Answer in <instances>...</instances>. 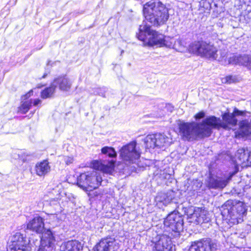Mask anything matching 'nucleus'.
<instances>
[{
  "mask_svg": "<svg viewBox=\"0 0 251 251\" xmlns=\"http://www.w3.org/2000/svg\"><path fill=\"white\" fill-rule=\"evenodd\" d=\"M249 65H248V68L249 69H251V56H249Z\"/></svg>",
  "mask_w": 251,
  "mask_h": 251,
  "instance_id": "c03bdc74",
  "label": "nucleus"
},
{
  "mask_svg": "<svg viewBox=\"0 0 251 251\" xmlns=\"http://www.w3.org/2000/svg\"><path fill=\"white\" fill-rule=\"evenodd\" d=\"M249 55H239V65H243L248 67L249 65Z\"/></svg>",
  "mask_w": 251,
  "mask_h": 251,
  "instance_id": "2f4dec72",
  "label": "nucleus"
},
{
  "mask_svg": "<svg viewBox=\"0 0 251 251\" xmlns=\"http://www.w3.org/2000/svg\"><path fill=\"white\" fill-rule=\"evenodd\" d=\"M47 75V74L46 73H45V74L43 75V76L42 77V78H45L46 76Z\"/></svg>",
  "mask_w": 251,
  "mask_h": 251,
  "instance_id": "a18cd8bd",
  "label": "nucleus"
},
{
  "mask_svg": "<svg viewBox=\"0 0 251 251\" xmlns=\"http://www.w3.org/2000/svg\"><path fill=\"white\" fill-rule=\"evenodd\" d=\"M208 212L204 208L191 207L187 211L188 218L195 220H205Z\"/></svg>",
  "mask_w": 251,
  "mask_h": 251,
  "instance_id": "a211bd4d",
  "label": "nucleus"
},
{
  "mask_svg": "<svg viewBox=\"0 0 251 251\" xmlns=\"http://www.w3.org/2000/svg\"><path fill=\"white\" fill-rule=\"evenodd\" d=\"M143 14L147 23L151 25H158L168 19V9L160 1L151 0L144 5Z\"/></svg>",
  "mask_w": 251,
  "mask_h": 251,
  "instance_id": "7ed1b4c3",
  "label": "nucleus"
},
{
  "mask_svg": "<svg viewBox=\"0 0 251 251\" xmlns=\"http://www.w3.org/2000/svg\"><path fill=\"white\" fill-rule=\"evenodd\" d=\"M190 52L204 57L210 60L217 59L218 50L213 45L206 42L195 41L189 47Z\"/></svg>",
  "mask_w": 251,
  "mask_h": 251,
  "instance_id": "423d86ee",
  "label": "nucleus"
},
{
  "mask_svg": "<svg viewBox=\"0 0 251 251\" xmlns=\"http://www.w3.org/2000/svg\"><path fill=\"white\" fill-rule=\"evenodd\" d=\"M239 129L238 131L239 136L242 137L251 134V120H243L239 123Z\"/></svg>",
  "mask_w": 251,
  "mask_h": 251,
  "instance_id": "aec40b11",
  "label": "nucleus"
},
{
  "mask_svg": "<svg viewBox=\"0 0 251 251\" xmlns=\"http://www.w3.org/2000/svg\"><path fill=\"white\" fill-rule=\"evenodd\" d=\"M243 111L235 108L233 113L227 112L222 115L223 121L220 118L210 116L199 123H182L179 125V133L184 140L188 141L208 137L211 135L213 129H230L231 126L237 125V120L235 116L243 115Z\"/></svg>",
  "mask_w": 251,
  "mask_h": 251,
  "instance_id": "f257e3e1",
  "label": "nucleus"
},
{
  "mask_svg": "<svg viewBox=\"0 0 251 251\" xmlns=\"http://www.w3.org/2000/svg\"><path fill=\"white\" fill-rule=\"evenodd\" d=\"M154 175L156 178L160 180L170 179L172 178V175L170 174V168H165L162 169H157L154 173Z\"/></svg>",
  "mask_w": 251,
  "mask_h": 251,
  "instance_id": "393cba45",
  "label": "nucleus"
},
{
  "mask_svg": "<svg viewBox=\"0 0 251 251\" xmlns=\"http://www.w3.org/2000/svg\"><path fill=\"white\" fill-rule=\"evenodd\" d=\"M237 81V78L235 75H227L222 79V82L223 83L231 84Z\"/></svg>",
  "mask_w": 251,
  "mask_h": 251,
  "instance_id": "473e14b6",
  "label": "nucleus"
},
{
  "mask_svg": "<svg viewBox=\"0 0 251 251\" xmlns=\"http://www.w3.org/2000/svg\"><path fill=\"white\" fill-rule=\"evenodd\" d=\"M33 90H31L25 95L22 97L21 104L18 108V112L22 114H25L31 107L37 106L41 103L39 99H32L29 98L33 95Z\"/></svg>",
  "mask_w": 251,
  "mask_h": 251,
  "instance_id": "9d476101",
  "label": "nucleus"
},
{
  "mask_svg": "<svg viewBox=\"0 0 251 251\" xmlns=\"http://www.w3.org/2000/svg\"><path fill=\"white\" fill-rule=\"evenodd\" d=\"M239 223L238 221H236V223H232L231 221H216V224L218 225L223 230H226L232 226L233 224Z\"/></svg>",
  "mask_w": 251,
  "mask_h": 251,
  "instance_id": "c85d7f7f",
  "label": "nucleus"
},
{
  "mask_svg": "<svg viewBox=\"0 0 251 251\" xmlns=\"http://www.w3.org/2000/svg\"><path fill=\"white\" fill-rule=\"evenodd\" d=\"M166 107L168 108L171 112L173 110L174 107L171 104H168L166 105Z\"/></svg>",
  "mask_w": 251,
  "mask_h": 251,
  "instance_id": "37998d69",
  "label": "nucleus"
},
{
  "mask_svg": "<svg viewBox=\"0 0 251 251\" xmlns=\"http://www.w3.org/2000/svg\"><path fill=\"white\" fill-rule=\"evenodd\" d=\"M64 251H80L82 248L81 244L77 241L72 240L67 242L62 247Z\"/></svg>",
  "mask_w": 251,
  "mask_h": 251,
  "instance_id": "b1692460",
  "label": "nucleus"
},
{
  "mask_svg": "<svg viewBox=\"0 0 251 251\" xmlns=\"http://www.w3.org/2000/svg\"><path fill=\"white\" fill-rule=\"evenodd\" d=\"M247 158V163L246 164V166H251V150L250 151H248V157Z\"/></svg>",
  "mask_w": 251,
  "mask_h": 251,
  "instance_id": "a19ab883",
  "label": "nucleus"
},
{
  "mask_svg": "<svg viewBox=\"0 0 251 251\" xmlns=\"http://www.w3.org/2000/svg\"><path fill=\"white\" fill-rule=\"evenodd\" d=\"M9 249L11 251H31V250L29 245V240L24 238L20 233H16L12 237Z\"/></svg>",
  "mask_w": 251,
  "mask_h": 251,
  "instance_id": "1a4fd4ad",
  "label": "nucleus"
},
{
  "mask_svg": "<svg viewBox=\"0 0 251 251\" xmlns=\"http://www.w3.org/2000/svg\"><path fill=\"white\" fill-rule=\"evenodd\" d=\"M74 158L72 156H65L64 157V161L67 165H69L74 162Z\"/></svg>",
  "mask_w": 251,
  "mask_h": 251,
  "instance_id": "58836bf2",
  "label": "nucleus"
},
{
  "mask_svg": "<svg viewBox=\"0 0 251 251\" xmlns=\"http://www.w3.org/2000/svg\"><path fill=\"white\" fill-rule=\"evenodd\" d=\"M55 241L54 237L50 230H47L43 233L41 237V244L35 251H47V248L52 247Z\"/></svg>",
  "mask_w": 251,
  "mask_h": 251,
  "instance_id": "4468645a",
  "label": "nucleus"
},
{
  "mask_svg": "<svg viewBox=\"0 0 251 251\" xmlns=\"http://www.w3.org/2000/svg\"><path fill=\"white\" fill-rule=\"evenodd\" d=\"M180 217V214L178 212V211L175 210L169 213L168 215L167 218L164 219V220H176Z\"/></svg>",
  "mask_w": 251,
  "mask_h": 251,
  "instance_id": "f704fd0d",
  "label": "nucleus"
},
{
  "mask_svg": "<svg viewBox=\"0 0 251 251\" xmlns=\"http://www.w3.org/2000/svg\"><path fill=\"white\" fill-rule=\"evenodd\" d=\"M144 143L147 149H157L155 134L148 135L144 139Z\"/></svg>",
  "mask_w": 251,
  "mask_h": 251,
  "instance_id": "a878e982",
  "label": "nucleus"
},
{
  "mask_svg": "<svg viewBox=\"0 0 251 251\" xmlns=\"http://www.w3.org/2000/svg\"><path fill=\"white\" fill-rule=\"evenodd\" d=\"M52 83L53 86L56 89L58 88L61 91L67 92L71 89L73 80L66 76H64L55 78Z\"/></svg>",
  "mask_w": 251,
  "mask_h": 251,
  "instance_id": "dca6fc26",
  "label": "nucleus"
},
{
  "mask_svg": "<svg viewBox=\"0 0 251 251\" xmlns=\"http://www.w3.org/2000/svg\"><path fill=\"white\" fill-rule=\"evenodd\" d=\"M237 213L240 215H244L247 212V209L245 206V204L241 202H238L235 206Z\"/></svg>",
  "mask_w": 251,
  "mask_h": 251,
  "instance_id": "c756f323",
  "label": "nucleus"
},
{
  "mask_svg": "<svg viewBox=\"0 0 251 251\" xmlns=\"http://www.w3.org/2000/svg\"><path fill=\"white\" fill-rule=\"evenodd\" d=\"M239 171L237 165H235L234 171L229 173L226 178H215L210 177L208 181V187L211 189H223L226 186L232 176Z\"/></svg>",
  "mask_w": 251,
  "mask_h": 251,
  "instance_id": "9b49d317",
  "label": "nucleus"
},
{
  "mask_svg": "<svg viewBox=\"0 0 251 251\" xmlns=\"http://www.w3.org/2000/svg\"><path fill=\"white\" fill-rule=\"evenodd\" d=\"M118 243L115 238L108 237L101 239L94 248V251H116Z\"/></svg>",
  "mask_w": 251,
  "mask_h": 251,
  "instance_id": "f8f14e48",
  "label": "nucleus"
},
{
  "mask_svg": "<svg viewBox=\"0 0 251 251\" xmlns=\"http://www.w3.org/2000/svg\"><path fill=\"white\" fill-rule=\"evenodd\" d=\"M102 153L111 158L109 160H94L92 163L94 169L100 171L103 173L111 174L115 168V160L114 157L116 156L117 153L115 150L112 147H104L101 150Z\"/></svg>",
  "mask_w": 251,
  "mask_h": 251,
  "instance_id": "39448f33",
  "label": "nucleus"
},
{
  "mask_svg": "<svg viewBox=\"0 0 251 251\" xmlns=\"http://www.w3.org/2000/svg\"><path fill=\"white\" fill-rule=\"evenodd\" d=\"M175 40L173 38L166 37L164 36V38L162 42V46L161 47H166L167 48H171L174 47Z\"/></svg>",
  "mask_w": 251,
  "mask_h": 251,
  "instance_id": "7c9ffc66",
  "label": "nucleus"
},
{
  "mask_svg": "<svg viewBox=\"0 0 251 251\" xmlns=\"http://www.w3.org/2000/svg\"><path fill=\"white\" fill-rule=\"evenodd\" d=\"M248 154V150H245L244 149L238 150L237 153L236 157L237 159L239 160V163L242 164L244 166H246L247 163V157Z\"/></svg>",
  "mask_w": 251,
  "mask_h": 251,
  "instance_id": "bb28decb",
  "label": "nucleus"
},
{
  "mask_svg": "<svg viewBox=\"0 0 251 251\" xmlns=\"http://www.w3.org/2000/svg\"><path fill=\"white\" fill-rule=\"evenodd\" d=\"M12 157L18 160L19 163L23 164L31 160L33 155L25 150H16L13 152Z\"/></svg>",
  "mask_w": 251,
  "mask_h": 251,
  "instance_id": "6ab92c4d",
  "label": "nucleus"
},
{
  "mask_svg": "<svg viewBox=\"0 0 251 251\" xmlns=\"http://www.w3.org/2000/svg\"><path fill=\"white\" fill-rule=\"evenodd\" d=\"M220 244L218 241L209 238H202L191 243L189 251H218Z\"/></svg>",
  "mask_w": 251,
  "mask_h": 251,
  "instance_id": "6e6552de",
  "label": "nucleus"
},
{
  "mask_svg": "<svg viewBox=\"0 0 251 251\" xmlns=\"http://www.w3.org/2000/svg\"><path fill=\"white\" fill-rule=\"evenodd\" d=\"M125 147V146H123V148H122V151H124Z\"/></svg>",
  "mask_w": 251,
  "mask_h": 251,
  "instance_id": "de8ad7c7",
  "label": "nucleus"
},
{
  "mask_svg": "<svg viewBox=\"0 0 251 251\" xmlns=\"http://www.w3.org/2000/svg\"><path fill=\"white\" fill-rule=\"evenodd\" d=\"M227 50L226 49L220 50L218 52V57L216 60L219 61H226Z\"/></svg>",
  "mask_w": 251,
  "mask_h": 251,
  "instance_id": "72a5a7b5",
  "label": "nucleus"
},
{
  "mask_svg": "<svg viewBox=\"0 0 251 251\" xmlns=\"http://www.w3.org/2000/svg\"><path fill=\"white\" fill-rule=\"evenodd\" d=\"M95 95H99L102 97H105V88H96L94 91Z\"/></svg>",
  "mask_w": 251,
  "mask_h": 251,
  "instance_id": "e433bc0d",
  "label": "nucleus"
},
{
  "mask_svg": "<svg viewBox=\"0 0 251 251\" xmlns=\"http://www.w3.org/2000/svg\"><path fill=\"white\" fill-rule=\"evenodd\" d=\"M124 50H122L121 51V54H122L123 53H124Z\"/></svg>",
  "mask_w": 251,
  "mask_h": 251,
  "instance_id": "49530a36",
  "label": "nucleus"
},
{
  "mask_svg": "<svg viewBox=\"0 0 251 251\" xmlns=\"http://www.w3.org/2000/svg\"><path fill=\"white\" fill-rule=\"evenodd\" d=\"M175 197V192L172 190L159 192L155 198L156 204L160 206L161 204L167 205L171 202Z\"/></svg>",
  "mask_w": 251,
  "mask_h": 251,
  "instance_id": "f3484780",
  "label": "nucleus"
},
{
  "mask_svg": "<svg viewBox=\"0 0 251 251\" xmlns=\"http://www.w3.org/2000/svg\"><path fill=\"white\" fill-rule=\"evenodd\" d=\"M164 225L168 229L163 234H158L153 239V251H170L173 245L172 236L177 237L183 229V221H163Z\"/></svg>",
  "mask_w": 251,
  "mask_h": 251,
  "instance_id": "f03ea898",
  "label": "nucleus"
},
{
  "mask_svg": "<svg viewBox=\"0 0 251 251\" xmlns=\"http://www.w3.org/2000/svg\"><path fill=\"white\" fill-rule=\"evenodd\" d=\"M204 116L205 113L203 111H201L196 114L195 116V118L196 120H198L204 118Z\"/></svg>",
  "mask_w": 251,
  "mask_h": 251,
  "instance_id": "ea45409f",
  "label": "nucleus"
},
{
  "mask_svg": "<svg viewBox=\"0 0 251 251\" xmlns=\"http://www.w3.org/2000/svg\"><path fill=\"white\" fill-rule=\"evenodd\" d=\"M141 151L137 146L136 142L132 141L126 145V162L130 164L132 162H136L140 159ZM127 166V163H126Z\"/></svg>",
  "mask_w": 251,
  "mask_h": 251,
  "instance_id": "ddd939ff",
  "label": "nucleus"
},
{
  "mask_svg": "<svg viewBox=\"0 0 251 251\" xmlns=\"http://www.w3.org/2000/svg\"><path fill=\"white\" fill-rule=\"evenodd\" d=\"M152 164V161L146 159L144 158L138 159L136 162H132L130 165L126 166V174L130 175V173H138L141 170L144 169L146 167H149Z\"/></svg>",
  "mask_w": 251,
  "mask_h": 251,
  "instance_id": "2eb2a0df",
  "label": "nucleus"
},
{
  "mask_svg": "<svg viewBox=\"0 0 251 251\" xmlns=\"http://www.w3.org/2000/svg\"><path fill=\"white\" fill-rule=\"evenodd\" d=\"M231 203V202L230 201H227L225 204L223 206V208L224 209V211L223 212H222V213L223 214V213L226 214V212L229 214V209L228 208V207H227V208H225L226 207H227V205H228V206L230 207V204Z\"/></svg>",
  "mask_w": 251,
  "mask_h": 251,
  "instance_id": "4c0bfd02",
  "label": "nucleus"
},
{
  "mask_svg": "<svg viewBox=\"0 0 251 251\" xmlns=\"http://www.w3.org/2000/svg\"><path fill=\"white\" fill-rule=\"evenodd\" d=\"M239 55L232 54L228 58V63L233 65H238Z\"/></svg>",
  "mask_w": 251,
  "mask_h": 251,
  "instance_id": "c9c22d12",
  "label": "nucleus"
},
{
  "mask_svg": "<svg viewBox=\"0 0 251 251\" xmlns=\"http://www.w3.org/2000/svg\"><path fill=\"white\" fill-rule=\"evenodd\" d=\"M155 136L157 149L168 147L172 142V139L164 134H155Z\"/></svg>",
  "mask_w": 251,
  "mask_h": 251,
  "instance_id": "412c9836",
  "label": "nucleus"
},
{
  "mask_svg": "<svg viewBox=\"0 0 251 251\" xmlns=\"http://www.w3.org/2000/svg\"><path fill=\"white\" fill-rule=\"evenodd\" d=\"M101 181V177L99 173L93 170L80 174L77 178V184L85 191L90 192L97 188Z\"/></svg>",
  "mask_w": 251,
  "mask_h": 251,
  "instance_id": "0eeeda50",
  "label": "nucleus"
},
{
  "mask_svg": "<svg viewBox=\"0 0 251 251\" xmlns=\"http://www.w3.org/2000/svg\"><path fill=\"white\" fill-rule=\"evenodd\" d=\"M151 25L146 22H143L137 34L139 40L143 42L145 45L149 46H157L161 47L164 35L151 29Z\"/></svg>",
  "mask_w": 251,
  "mask_h": 251,
  "instance_id": "20e7f679",
  "label": "nucleus"
},
{
  "mask_svg": "<svg viewBox=\"0 0 251 251\" xmlns=\"http://www.w3.org/2000/svg\"><path fill=\"white\" fill-rule=\"evenodd\" d=\"M55 86H53L52 82L50 87L46 88L41 92V96L43 99H47L51 97L54 94L55 90Z\"/></svg>",
  "mask_w": 251,
  "mask_h": 251,
  "instance_id": "cd10ccee",
  "label": "nucleus"
},
{
  "mask_svg": "<svg viewBox=\"0 0 251 251\" xmlns=\"http://www.w3.org/2000/svg\"><path fill=\"white\" fill-rule=\"evenodd\" d=\"M43 221H30L27 224V228L37 233H40L44 230Z\"/></svg>",
  "mask_w": 251,
  "mask_h": 251,
  "instance_id": "5701e85b",
  "label": "nucleus"
},
{
  "mask_svg": "<svg viewBox=\"0 0 251 251\" xmlns=\"http://www.w3.org/2000/svg\"><path fill=\"white\" fill-rule=\"evenodd\" d=\"M50 167L47 160H44L38 163L35 166L36 174L39 176H43L50 171Z\"/></svg>",
  "mask_w": 251,
  "mask_h": 251,
  "instance_id": "4be33fe9",
  "label": "nucleus"
},
{
  "mask_svg": "<svg viewBox=\"0 0 251 251\" xmlns=\"http://www.w3.org/2000/svg\"><path fill=\"white\" fill-rule=\"evenodd\" d=\"M58 200H59L58 198H57L56 199H53L51 200L50 201V205H56V204H57L58 203H59Z\"/></svg>",
  "mask_w": 251,
  "mask_h": 251,
  "instance_id": "79ce46f5",
  "label": "nucleus"
}]
</instances>
